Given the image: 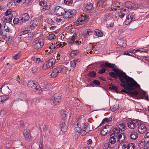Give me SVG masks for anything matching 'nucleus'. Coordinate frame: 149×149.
<instances>
[{
  "instance_id": "f257e3e1",
  "label": "nucleus",
  "mask_w": 149,
  "mask_h": 149,
  "mask_svg": "<svg viewBox=\"0 0 149 149\" xmlns=\"http://www.w3.org/2000/svg\"><path fill=\"white\" fill-rule=\"evenodd\" d=\"M123 82H121L122 83L120 85L125 89L121 90V92L130 94L132 96H136L138 94L137 91L133 90L139 87V85L132 78L129 77L123 79Z\"/></svg>"
},
{
  "instance_id": "f03ea898",
  "label": "nucleus",
  "mask_w": 149,
  "mask_h": 149,
  "mask_svg": "<svg viewBox=\"0 0 149 149\" xmlns=\"http://www.w3.org/2000/svg\"><path fill=\"white\" fill-rule=\"evenodd\" d=\"M86 120L83 116H80L77 122L74 124V130L76 132H79L83 129L86 124Z\"/></svg>"
},
{
  "instance_id": "7ed1b4c3",
  "label": "nucleus",
  "mask_w": 149,
  "mask_h": 149,
  "mask_svg": "<svg viewBox=\"0 0 149 149\" xmlns=\"http://www.w3.org/2000/svg\"><path fill=\"white\" fill-rule=\"evenodd\" d=\"M27 86L29 89L34 91L36 93L40 94L42 92L41 88L36 82H34L32 81H29L28 82Z\"/></svg>"
},
{
  "instance_id": "20e7f679",
  "label": "nucleus",
  "mask_w": 149,
  "mask_h": 149,
  "mask_svg": "<svg viewBox=\"0 0 149 149\" xmlns=\"http://www.w3.org/2000/svg\"><path fill=\"white\" fill-rule=\"evenodd\" d=\"M112 68V71L118 73V77L121 82H123V79L129 77L125 72L118 69L116 66L114 65L113 68Z\"/></svg>"
},
{
  "instance_id": "39448f33",
  "label": "nucleus",
  "mask_w": 149,
  "mask_h": 149,
  "mask_svg": "<svg viewBox=\"0 0 149 149\" xmlns=\"http://www.w3.org/2000/svg\"><path fill=\"white\" fill-rule=\"evenodd\" d=\"M56 61L55 59L54 58H52L49 59L43 65L42 67V69L45 70L51 68H52L53 65L55 63Z\"/></svg>"
},
{
  "instance_id": "423d86ee",
  "label": "nucleus",
  "mask_w": 149,
  "mask_h": 149,
  "mask_svg": "<svg viewBox=\"0 0 149 149\" xmlns=\"http://www.w3.org/2000/svg\"><path fill=\"white\" fill-rule=\"evenodd\" d=\"M61 97L60 94L56 93L54 95L50 100V103L54 106L58 105L61 102Z\"/></svg>"
},
{
  "instance_id": "0eeeda50",
  "label": "nucleus",
  "mask_w": 149,
  "mask_h": 149,
  "mask_svg": "<svg viewBox=\"0 0 149 149\" xmlns=\"http://www.w3.org/2000/svg\"><path fill=\"white\" fill-rule=\"evenodd\" d=\"M54 11L57 15L63 16L64 18V15L66 14L67 10L64 8L57 6L55 8Z\"/></svg>"
},
{
  "instance_id": "6e6552de",
  "label": "nucleus",
  "mask_w": 149,
  "mask_h": 149,
  "mask_svg": "<svg viewBox=\"0 0 149 149\" xmlns=\"http://www.w3.org/2000/svg\"><path fill=\"white\" fill-rule=\"evenodd\" d=\"M44 42L42 39L35 40L34 42L33 47L36 49L41 48L44 45Z\"/></svg>"
},
{
  "instance_id": "1a4fd4ad",
  "label": "nucleus",
  "mask_w": 149,
  "mask_h": 149,
  "mask_svg": "<svg viewBox=\"0 0 149 149\" xmlns=\"http://www.w3.org/2000/svg\"><path fill=\"white\" fill-rule=\"evenodd\" d=\"M54 70V72L55 71L58 74L60 72H62L64 74L67 71L68 69L66 67L63 65H61L55 68Z\"/></svg>"
},
{
  "instance_id": "9d476101",
  "label": "nucleus",
  "mask_w": 149,
  "mask_h": 149,
  "mask_svg": "<svg viewBox=\"0 0 149 149\" xmlns=\"http://www.w3.org/2000/svg\"><path fill=\"white\" fill-rule=\"evenodd\" d=\"M87 17H85L84 15L83 16L82 15H81V16L78 20L75 22V24L76 25H78L84 24L87 21Z\"/></svg>"
},
{
  "instance_id": "9b49d317",
  "label": "nucleus",
  "mask_w": 149,
  "mask_h": 149,
  "mask_svg": "<svg viewBox=\"0 0 149 149\" xmlns=\"http://www.w3.org/2000/svg\"><path fill=\"white\" fill-rule=\"evenodd\" d=\"M20 25L25 23L29 19V17L28 13H24L21 15L19 17Z\"/></svg>"
},
{
  "instance_id": "f8f14e48",
  "label": "nucleus",
  "mask_w": 149,
  "mask_h": 149,
  "mask_svg": "<svg viewBox=\"0 0 149 149\" xmlns=\"http://www.w3.org/2000/svg\"><path fill=\"white\" fill-rule=\"evenodd\" d=\"M147 125L145 123H142L139 125L138 130L139 132L141 134L144 133L147 130Z\"/></svg>"
},
{
  "instance_id": "ddd939ff",
  "label": "nucleus",
  "mask_w": 149,
  "mask_h": 149,
  "mask_svg": "<svg viewBox=\"0 0 149 149\" xmlns=\"http://www.w3.org/2000/svg\"><path fill=\"white\" fill-rule=\"evenodd\" d=\"M139 122L136 120H133L127 123L128 127L130 128L134 129L139 125Z\"/></svg>"
},
{
  "instance_id": "4468645a",
  "label": "nucleus",
  "mask_w": 149,
  "mask_h": 149,
  "mask_svg": "<svg viewBox=\"0 0 149 149\" xmlns=\"http://www.w3.org/2000/svg\"><path fill=\"white\" fill-rule=\"evenodd\" d=\"M135 15V14L134 13H130L127 16V17L125 20V24L126 25H128L130 24L132 21V19Z\"/></svg>"
},
{
  "instance_id": "2eb2a0df",
  "label": "nucleus",
  "mask_w": 149,
  "mask_h": 149,
  "mask_svg": "<svg viewBox=\"0 0 149 149\" xmlns=\"http://www.w3.org/2000/svg\"><path fill=\"white\" fill-rule=\"evenodd\" d=\"M66 13V14L64 15V18H70L73 15H75L76 13V11L74 10H72L70 11L67 10Z\"/></svg>"
},
{
  "instance_id": "dca6fc26",
  "label": "nucleus",
  "mask_w": 149,
  "mask_h": 149,
  "mask_svg": "<svg viewBox=\"0 0 149 149\" xmlns=\"http://www.w3.org/2000/svg\"><path fill=\"white\" fill-rule=\"evenodd\" d=\"M23 134L25 139L28 141H30L31 140L30 138V131L29 129H26L23 132Z\"/></svg>"
},
{
  "instance_id": "f3484780",
  "label": "nucleus",
  "mask_w": 149,
  "mask_h": 149,
  "mask_svg": "<svg viewBox=\"0 0 149 149\" xmlns=\"http://www.w3.org/2000/svg\"><path fill=\"white\" fill-rule=\"evenodd\" d=\"M129 12L128 9L123 8L120 11V13L119 15V17L121 18H123L125 15H127Z\"/></svg>"
},
{
  "instance_id": "a211bd4d",
  "label": "nucleus",
  "mask_w": 149,
  "mask_h": 149,
  "mask_svg": "<svg viewBox=\"0 0 149 149\" xmlns=\"http://www.w3.org/2000/svg\"><path fill=\"white\" fill-rule=\"evenodd\" d=\"M125 134L122 133L119 134L117 136V141L119 143L123 141L125 139Z\"/></svg>"
},
{
  "instance_id": "6ab92c4d",
  "label": "nucleus",
  "mask_w": 149,
  "mask_h": 149,
  "mask_svg": "<svg viewBox=\"0 0 149 149\" xmlns=\"http://www.w3.org/2000/svg\"><path fill=\"white\" fill-rule=\"evenodd\" d=\"M68 112L63 110H61L60 111V116L61 118L64 120H65L66 119L67 116Z\"/></svg>"
},
{
  "instance_id": "aec40b11",
  "label": "nucleus",
  "mask_w": 149,
  "mask_h": 149,
  "mask_svg": "<svg viewBox=\"0 0 149 149\" xmlns=\"http://www.w3.org/2000/svg\"><path fill=\"white\" fill-rule=\"evenodd\" d=\"M117 43L119 46L123 47H125L126 45L125 40L122 38L119 39L117 42Z\"/></svg>"
},
{
  "instance_id": "412c9836",
  "label": "nucleus",
  "mask_w": 149,
  "mask_h": 149,
  "mask_svg": "<svg viewBox=\"0 0 149 149\" xmlns=\"http://www.w3.org/2000/svg\"><path fill=\"white\" fill-rule=\"evenodd\" d=\"M130 137L132 140L136 139L138 137L137 133L135 131L132 132L130 134Z\"/></svg>"
},
{
  "instance_id": "4be33fe9",
  "label": "nucleus",
  "mask_w": 149,
  "mask_h": 149,
  "mask_svg": "<svg viewBox=\"0 0 149 149\" xmlns=\"http://www.w3.org/2000/svg\"><path fill=\"white\" fill-rule=\"evenodd\" d=\"M60 126L61 127V130L63 132H65L68 130V127L66 125L65 121L61 123L60 124Z\"/></svg>"
},
{
  "instance_id": "5701e85b",
  "label": "nucleus",
  "mask_w": 149,
  "mask_h": 149,
  "mask_svg": "<svg viewBox=\"0 0 149 149\" xmlns=\"http://www.w3.org/2000/svg\"><path fill=\"white\" fill-rule=\"evenodd\" d=\"M128 142L120 143L118 145V149H127Z\"/></svg>"
},
{
  "instance_id": "b1692460",
  "label": "nucleus",
  "mask_w": 149,
  "mask_h": 149,
  "mask_svg": "<svg viewBox=\"0 0 149 149\" xmlns=\"http://www.w3.org/2000/svg\"><path fill=\"white\" fill-rule=\"evenodd\" d=\"M92 34V31L90 29H86L84 31L83 36L84 38Z\"/></svg>"
},
{
  "instance_id": "393cba45",
  "label": "nucleus",
  "mask_w": 149,
  "mask_h": 149,
  "mask_svg": "<svg viewBox=\"0 0 149 149\" xmlns=\"http://www.w3.org/2000/svg\"><path fill=\"white\" fill-rule=\"evenodd\" d=\"M109 135L110 136V138L109 139V143H111V145L113 144L116 142V140L115 138L114 137V134L113 133H111L109 134Z\"/></svg>"
},
{
  "instance_id": "a878e982",
  "label": "nucleus",
  "mask_w": 149,
  "mask_h": 149,
  "mask_svg": "<svg viewBox=\"0 0 149 149\" xmlns=\"http://www.w3.org/2000/svg\"><path fill=\"white\" fill-rule=\"evenodd\" d=\"M103 148L106 149H113L114 147L113 145H111L109 142L105 143L103 145Z\"/></svg>"
},
{
  "instance_id": "bb28decb",
  "label": "nucleus",
  "mask_w": 149,
  "mask_h": 149,
  "mask_svg": "<svg viewBox=\"0 0 149 149\" xmlns=\"http://www.w3.org/2000/svg\"><path fill=\"white\" fill-rule=\"evenodd\" d=\"M76 36L73 35L71 38H69L67 40L68 43L70 44H73L74 43L75 39L76 38Z\"/></svg>"
},
{
  "instance_id": "cd10ccee",
  "label": "nucleus",
  "mask_w": 149,
  "mask_h": 149,
  "mask_svg": "<svg viewBox=\"0 0 149 149\" xmlns=\"http://www.w3.org/2000/svg\"><path fill=\"white\" fill-rule=\"evenodd\" d=\"M126 8L128 9H132L133 8H134L135 7V6L134 4L130 2H129L127 3V4L126 5Z\"/></svg>"
},
{
  "instance_id": "c85d7f7f",
  "label": "nucleus",
  "mask_w": 149,
  "mask_h": 149,
  "mask_svg": "<svg viewBox=\"0 0 149 149\" xmlns=\"http://www.w3.org/2000/svg\"><path fill=\"white\" fill-rule=\"evenodd\" d=\"M38 25V22L36 20H33L31 22V24L30 26V28L33 29L36 28Z\"/></svg>"
},
{
  "instance_id": "c756f323",
  "label": "nucleus",
  "mask_w": 149,
  "mask_h": 149,
  "mask_svg": "<svg viewBox=\"0 0 149 149\" xmlns=\"http://www.w3.org/2000/svg\"><path fill=\"white\" fill-rule=\"evenodd\" d=\"M107 3L103 0L99 1L97 2V5L99 6H102V7L106 6Z\"/></svg>"
},
{
  "instance_id": "7c9ffc66",
  "label": "nucleus",
  "mask_w": 149,
  "mask_h": 149,
  "mask_svg": "<svg viewBox=\"0 0 149 149\" xmlns=\"http://www.w3.org/2000/svg\"><path fill=\"white\" fill-rule=\"evenodd\" d=\"M104 127L106 129L107 132L108 133H109L111 134L112 133V132H111V129L112 128V126L111 125H107Z\"/></svg>"
},
{
  "instance_id": "2f4dec72",
  "label": "nucleus",
  "mask_w": 149,
  "mask_h": 149,
  "mask_svg": "<svg viewBox=\"0 0 149 149\" xmlns=\"http://www.w3.org/2000/svg\"><path fill=\"white\" fill-rule=\"evenodd\" d=\"M117 127L121 132L124 131L126 129V127L123 123L119 124Z\"/></svg>"
},
{
  "instance_id": "473e14b6",
  "label": "nucleus",
  "mask_w": 149,
  "mask_h": 149,
  "mask_svg": "<svg viewBox=\"0 0 149 149\" xmlns=\"http://www.w3.org/2000/svg\"><path fill=\"white\" fill-rule=\"evenodd\" d=\"M50 8V6L49 5H45L42 6L40 8V10L41 12L44 11L48 10Z\"/></svg>"
},
{
  "instance_id": "72a5a7b5",
  "label": "nucleus",
  "mask_w": 149,
  "mask_h": 149,
  "mask_svg": "<svg viewBox=\"0 0 149 149\" xmlns=\"http://www.w3.org/2000/svg\"><path fill=\"white\" fill-rule=\"evenodd\" d=\"M31 72L33 74H36L38 72V68L36 66H33L31 69Z\"/></svg>"
},
{
  "instance_id": "f704fd0d",
  "label": "nucleus",
  "mask_w": 149,
  "mask_h": 149,
  "mask_svg": "<svg viewBox=\"0 0 149 149\" xmlns=\"http://www.w3.org/2000/svg\"><path fill=\"white\" fill-rule=\"evenodd\" d=\"M95 33V35L99 37H102L103 36V33L99 29H96Z\"/></svg>"
},
{
  "instance_id": "c9c22d12",
  "label": "nucleus",
  "mask_w": 149,
  "mask_h": 149,
  "mask_svg": "<svg viewBox=\"0 0 149 149\" xmlns=\"http://www.w3.org/2000/svg\"><path fill=\"white\" fill-rule=\"evenodd\" d=\"M109 74L111 77L116 79H117L118 77V73L113 72H109Z\"/></svg>"
},
{
  "instance_id": "e433bc0d",
  "label": "nucleus",
  "mask_w": 149,
  "mask_h": 149,
  "mask_svg": "<svg viewBox=\"0 0 149 149\" xmlns=\"http://www.w3.org/2000/svg\"><path fill=\"white\" fill-rule=\"evenodd\" d=\"M5 15L7 16H8V17H13V16L10 9L6 10L5 13Z\"/></svg>"
},
{
  "instance_id": "4c0bfd02",
  "label": "nucleus",
  "mask_w": 149,
  "mask_h": 149,
  "mask_svg": "<svg viewBox=\"0 0 149 149\" xmlns=\"http://www.w3.org/2000/svg\"><path fill=\"white\" fill-rule=\"evenodd\" d=\"M135 147V144L132 143H129L128 142L127 149H134Z\"/></svg>"
},
{
  "instance_id": "58836bf2",
  "label": "nucleus",
  "mask_w": 149,
  "mask_h": 149,
  "mask_svg": "<svg viewBox=\"0 0 149 149\" xmlns=\"http://www.w3.org/2000/svg\"><path fill=\"white\" fill-rule=\"evenodd\" d=\"M115 64L109 63L108 62L105 63L104 67H108L109 68H113Z\"/></svg>"
},
{
  "instance_id": "ea45409f",
  "label": "nucleus",
  "mask_w": 149,
  "mask_h": 149,
  "mask_svg": "<svg viewBox=\"0 0 149 149\" xmlns=\"http://www.w3.org/2000/svg\"><path fill=\"white\" fill-rule=\"evenodd\" d=\"M121 132V131L117 127H115L113 129L112 131V133H113L114 135L115 133L118 134Z\"/></svg>"
},
{
  "instance_id": "a19ab883",
  "label": "nucleus",
  "mask_w": 149,
  "mask_h": 149,
  "mask_svg": "<svg viewBox=\"0 0 149 149\" xmlns=\"http://www.w3.org/2000/svg\"><path fill=\"white\" fill-rule=\"evenodd\" d=\"M88 75L90 77L94 78L96 76V74L95 72L92 71L89 72Z\"/></svg>"
},
{
  "instance_id": "79ce46f5",
  "label": "nucleus",
  "mask_w": 149,
  "mask_h": 149,
  "mask_svg": "<svg viewBox=\"0 0 149 149\" xmlns=\"http://www.w3.org/2000/svg\"><path fill=\"white\" fill-rule=\"evenodd\" d=\"M144 140L146 143H149V132L147 133L145 135Z\"/></svg>"
},
{
  "instance_id": "37998d69",
  "label": "nucleus",
  "mask_w": 149,
  "mask_h": 149,
  "mask_svg": "<svg viewBox=\"0 0 149 149\" xmlns=\"http://www.w3.org/2000/svg\"><path fill=\"white\" fill-rule=\"evenodd\" d=\"M145 142L144 140H140L138 143L139 146L141 148H143L145 146Z\"/></svg>"
},
{
  "instance_id": "c03bdc74",
  "label": "nucleus",
  "mask_w": 149,
  "mask_h": 149,
  "mask_svg": "<svg viewBox=\"0 0 149 149\" xmlns=\"http://www.w3.org/2000/svg\"><path fill=\"white\" fill-rule=\"evenodd\" d=\"M58 44L56 45H52L50 47H49V49L50 48H59L60 47H61V46H62V43H58Z\"/></svg>"
},
{
  "instance_id": "a18cd8bd",
  "label": "nucleus",
  "mask_w": 149,
  "mask_h": 149,
  "mask_svg": "<svg viewBox=\"0 0 149 149\" xmlns=\"http://www.w3.org/2000/svg\"><path fill=\"white\" fill-rule=\"evenodd\" d=\"M56 36L55 34H54L53 33L50 34H49L48 36V38L49 40H52L56 38Z\"/></svg>"
},
{
  "instance_id": "49530a36",
  "label": "nucleus",
  "mask_w": 149,
  "mask_h": 149,
  "mask_svg": "<svg viewBox=\"0 0 149 149\" xmlns=\"http://www.w3.org/2000/svg\"><path fill=\"white\" fill-rule=\"evenodd\" d=\"M83 129H85V130L86 131V132L88 133L90 130V128L89 127V124L87 123L86 124V125L84 126V127L83 128Z\"/></svg>"
},
{
  "instance_id": "de8ad7c7",
  "label": "nucleus",
  "mask_w": 149,
  "mask_h": 149,
  "mask_svg": "<svg viewBox=\"0 0 149 149\" xmlns=\"http://www.w3.org/2000/svg\"><path fill=\"white\" fill-rule=\"evenodd\" d=\"M78 53L79 52L77 51H73L71 52L70 56L71 57H74L77 55Z\"/></svg>"
},
{
  "instance_id": "09e8293b",
  "label": "nucleus",
  "mask_w": 149,
  "mask_h": 149,
  "mask_svg": "<svg viewBox=\"0 0 149 149\" xmlns=\"http://www.w3.org/2000/svg\"><path fill=\"white\" fill-rule=\"evenodd\" d=\"M93 4L91 3H87L86 6V8L88 10H91L93 7Z\"/></svg>"
},
{
  "instance_id": "8fccbe9b",
  "label": "nucleus",
  "mask_w": 149,
  "mask_h": 149,
  "mask_svg": "<svg viewBox=\"0 0 149 149\" xmlns=\"http://www.w3.org/2000/svg\"><path fill=\"white\" fill-rule=\"evenodd\" d=\"M107 132L106 129L104 127L101 131V135L102 136H105L108 133Z\"/></svg>"
},
{
  "instance_id": "3c124183",
  "label": "nucleus",
  "mask_w": 149,
  "mask_h": 149,
  "mask_svg": "<svg viewBox=\"0 0 149 149\" xmlns=\"http://www.w3.org/2000/svg\"><path fill=\"white\" fill-rule=\"evenodd\" d=\"M64 2L66 4L70 5L72 4L73 1L72 0H64Z\"/></svg>"
},
{
  "instance_id": "603ef678",
  "label": "nucleus",
  "mask_w": 149,
  "mask_h": 149,
  "mask_svg": "<svg viewBox=\"0 0 149 149\" xmlns=\"http://www.w3.org/2000/svg\"><path fill=\"white\" fill-rule=\"evenodd\" d=\"M13 22L14 24H19L20 25V19L18 18H15L13 19Z\"/></svg>"
},
{
  "instance_id": "864d4df0",
  "label": "nucleus",
  "mask_w": 149,
  "mask_h": 149,
  "mask_svg": "<svg viewBox=\"0 0 149 149\" xmlns=\"http://www.w3.org/2000/svg\"><path fill=\"white\" fill-rule=\"evenodd\" d=\"M80 132L82 136L85 135L87 132L85 130V129H82L80 131L77 132Z\"/></svg>"
},
{
  "instance_id": "5fc2aeb1",
  "label": "nucleus",
  "mask_w": 149,
  "mask_h": 149,
  "mask_svg": "<svg viewBox=\"0 0 149 149\" xmlns=\"http://www.w3.org/2000/svg\"><path fill=\"white\" fill-rule=\"evenodd\" d=\"M58 74L56 72H55V71L54 72V70L52 72L51 74V77L55 78L58 75Z\"/></svg>"
},
{
  "instance_id": "6e6d98bb",
  "label": "nucleus",
  "mask_w": 149,
  "mask_h": 149,
  "mask_svg": "<svg viewBox=\"0 0 149 149\" xmlns=\"http://www.w3.org/2000/svg\"><path fill=\"white\" fill-rule=\"evenodd\" d=\"M20 55V53H18L15 55L13 56V58L14 59L17 60L19 57Z\"/></svg>"
},
{
  "instance_id": "4d7b16f0",
  "label": "nucleus",
  "mask_w": 149,
  "mask_h": 149,
  "mask_svg": "<svg viewBox=\"0 0 149 149\" xmlns=\"http://www.w3.org/2000/svg\"><path fill=\"white\" fill-rule=\"evenodd\" d=\"M29 31L28 30H25L21 32L20 33V36H22L23 37V35H24L25 34H27L28 33Z\"/></svg>"
},
{
  "instance_id": "13d9d810",
  "label": "nucleus",
  "mask_w": 149,
  "mask_h": 149,
  "mask_svg": "<svg viewBox=\"0 0 149 149\" xmlns=\"http://www.w3.org/2000/svg\"><path fill=\"white\" fill-rule=\"evenodd\" d=\"M48 23L51 25H53L55 23L51 19H49L47 20Z\"/></svg>"
},
{
  "instance_id": "bf43d9fd",
  "label": "nucleus",
  "mask_w": 149,
  "mask_h": 149,
  "mask_svg": "<svg viewBox=\"0 0 149 149\" xmlns=\"http://www.w3.org/2000/svg\"><path fill=\"white\" fill-rule=\"evenodd\" d=\"M44 0H40L39 1V5L41 6L42 7L45 5V3H44Z\"/></svg>"
},
{
  "instance_id": "052dcab7",
  "label": "nucleus",
  "mask_w": 149,
  "mask_h": 149,
  "mask_svg": "<svg viewBox=\"0 0 149 149\" xmlns=\"http://www.w3.org/2000/svg\"><path fill=\"white\" fill-rule=\"evenodd\" d=\"M93 83L95 85H99L100 84V83L99 81L98 80L96 79L94 80L93 81Z\"/></svg>"
},
{
  "instance_id": "680f3d73",
  "label": "nucleus",
  "mask_w": 149,
  "mask_h": 149,
  "mask_svg": "<svg viewBox=\"0 0 149 149\" xmlns=\"http://www.w3.org/2000/svg\"><path fill=\"white\" fill-rule=\"evenodd\" d=\"M111 110L113 111H114L116 110L117 109V107L116 106H113L111 107L110 108Z\"/></svg>"
},
{
  "instance_id": "e2e57ef3",
  "label": "nucleus",
  "mask_w": 149,
  "mask_h": 149,
  "mask_svg": "<svg viewBox=\"0 0 149 149\" xmlns=\"http://www.w3.org/2000/svg\"><path fill=\"white\" fill-rule=\"evenodd\" d=\"M118 88L115 86H112L109 87V89L111 90H113L115 91H117L118 89Z\"/></svg>"
},
{
  "instance_id": "0e129e2a",
  "label": "nucleus",
  "mask_w": 149,
  "mask_h": 149,
  "mask_svg": "<svg viewBox=\"0 0 149 149\" xmlns=\"http://www.w3.org/2000/svg\"><path fill=\"white\" fill-rule=\"evenodd\" d=\"M70 64L71 67L73 68L75 67L76 65V62H74L73 61H71Z\"/></svg>"
},
{
  "instance_id": "69168bd1",
  "label": "nucleus",
  "mask_w": 149,
  "mask_h": 149,
  "mask_svg": "<svg viewBox=\"0 0 149 149\" xmlns=\"http://www.w3.org/2000/svg\"><path fill=\"white\" fill-rule=\"evenodd\" d=\"M106 71L105 68H103L99 71V73L100 74H102L104 73Z\"/></svg>"
},
{
  "instance_id": "338daca9",
  "label": "nucleus",
  "mask_w": 149,
  "mask_h": 149,
  "mask_svg": "<svg viewBox=\"0 0 149 149\" xmlns=\"http://www.w3.org/2000/svg\"><path fill=\"white\" fill-rule=\"evenodd\" d=\"M0 35L2 36H3L4 37L6 38L7 37V34H3V31L1 30H0Z\"/></svg>"
},
{
  "instance_id": "774afa93",
  "label": "nucleus",
  "mask_w": 149,
  "mask_h": 149,
  "mask_svg": "<svg viewBox=\"0 0 149 149\" xmlns=\"http://www.w3.org/2000/svg\"><path fill=\"white\" fill-rule=\"evenodd\" d=\"M6 113V112L4 110H0V115L2 116Z\"/></svg>"
}]
</instances>
